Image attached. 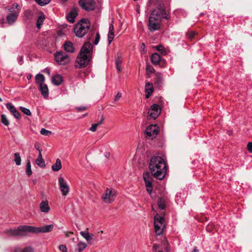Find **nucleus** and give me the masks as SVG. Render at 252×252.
I'll return each instance as SVG.
<instances>
[{"instance_id": "f257e3e1", "label": "nucleus", "mask_w": 252, "mask_h": 252, "mask_svg": "<svg viewBox=\"0 0 252 252\" xmlns=\"http://www.w3.org/2000/svg\"><path fill=\"white\" fill-rule=\"evenodd\" d=\"M152 174L159 180L163 179L166 172V165L164 159L159 156L152 158L149 163Z\"/></svg>"}, {"instance_id": "f03ea898", "label": "nucleus", "mask_w": 252, "mask_h": 252, "mask_svg": "<svg viewBox=\"0 0 252 252\" xmlns=\"http://www.w3.org/2000/svg\"><path fill=\"white\" fill-rule=\"evenodd\" d=\"M93 46L89 42H85L82 47L75 63L78 68L86 67L89 63L92 55Z\"/></svg>"}, {"instance_id": "7ed1b4c3", "label": "nucleus", "mask_w": 252, "mask_h": 252, "mask_svg": "<svg viewBox=\"0 0 252 252\" xmlns=\"http://www.w3.org/2000/svg\"><path fill=\"white\" fill-rule=\"evenodd\" d=\"M150 16L160 21L162 19H170V16L165 10L164 3L162 1H160L158 6L152 11Z\"/></svg>"}, {"instance_id": "20e7f679", "label": "nucleus", "mask_w": 252, "mask_h": 252, "mask_svg": "<svg viewBox=\"0 0 252 252\" xmlns=\"http://www.w3.org/2000/svg\"><path fill=\"white\" fill-rule=\"evenodd\" d=\"M91 27L90 21L88 19H82L76 24L74 31L78 37H83L88 32Z\"/></svg>"}, {"instance_id": "39448f33", "label": "nucleus", "mask_w": 252, "mask_h": 252, "mask_svg": "<svg viewBox=\"0 0 252 252\" xmlns=\"http://www.w3.org/2000/svg\"><path fill=\"white\" fill-rule=\"evenodd\" d=\"M27 232H31L30 226L20 225L16 228H11L5 230V233L7 235L12 237L24 236Z\"/></svg>"}, {"instance_id": "423d86ee", "label": "nucleus", "mask_w": 252, "mask_h": 252, "mask_svg": "<svg viewBox=\"0 0 252 252\" xmlns=\"http://www.w3.org/2000/svg\"><path fill=\"white\" fill-rule=\"evenodd\" d=\"M154 227L157 235H160L163 233L165 228L164 215L162 216L157 214L154 217Z\"/></svg>"}, {"instance_id": "0eeeda50", "label": "nucleus", "mask_w": 252, "mask_h": 252, "mask_svg": "<svg viewBox=\"0 0 252 252\" xmlns=\"http://www.w3.org/2000/svg\"><path fill=\"white\" fill-rule=\"evenodd\" d=\"M116 195V192L113 189L107 188L102 195V199L105 203L110 204L115 200Z\"/></svg>"}, {"instance_id": "6e6552de", "label": "nucleus", "mask_w": 252, "mask_h": 252, "mask_svg": "<svg viewBox=\"0 0 252 252\" xmlns=\"http://www.w3.org/2000/svg\"><path fill=\"white\" fill-rule=\"evenodd\" d=\"M55 59L58 64L64 65L70 62V57L63 52H57L55 54Z\"/></svg>"}, {"instance_id": "1a4fd4ad", "label": "nucleus", "mask_w": 252, "mask_h": 252, "mask_svg": "<svg viewBox=\"0 0 252 252\" xmlns=\"http://www.w3.org/2000/svg\"><path fill=\"white\" fill-rule=\"evenodd\" d=\"M78 3L83 10L87 11H93L95 7L94 0H79Z\"/></svg>"}, {"instance_id": "9d476101", "label": "nucleus", "mask_w": 252, "mask_h": 252, "mask_svg": "<svg viewBox=\"0 0 252 252\" xmlns=\"http://www.w3.org/2000/svg\"><path fill=\"white\" fill-rule=\"evenodd\" d=\"M54 228L53 224H49L41 227H34L30 226V231L32 233H48L51 232Z\"/></svg>"}, {"instance_id": "9b49d317", "label": "nucleus", "mask_w": 252, "mask_h": 252, "mask_svg": "<svg viewBox=\"0 0 252 252\" xmlns=\"http://www.w3.org/2000/svg\"><path fill=\"white\" fill-rule=\"evenodd\" d=\"M158 132L159 128L157 125H150L146 129V137L153 139L156 137Z\"/></svg>"}, {"instance_id": "f8f14e48", "label": "nucleus", "mask_w": 252, "mask_h": 252, "mask_svg": "<svg viewBox=\"0 0 252 252\" xmlns=\"http://www.w3.org/2000/svg\"><path fill=\"white\" fill-rule=\"evenodd\" d=\"M161 110L159 105L157 104L152 105L148 111V117L150 119H156L159 115Z\"/></svg>"}, {"instance_id": "ddd939ff", "label": "nucleus", "mask_w": 252, "mask_h": 252, "mask_svg": "<svg viewBox=\"0 0 252 252\" xmlns=\"http://www.w3.org/2000/svg\"><path fill=\"white\" fill-rule=\"evenodd\" d=\"M160 22L159 20H157L154 17L150 16L148 23V29L151 32L158 30L160 28Z\"/></svg>"}, {"instance_id": "4468645a", "label": "nucleus", "mask_w": 252, "mask_h": 252, "mask_svg": "<svg viewBox=\"0 0 252 252\" xmlns=\"http://www.w3.org/2000/svg\"><path fill=\"white\" fill-rule=\"evenodd\" d=\"M59 185L63 195L66 196L69 190V187L67 182L63 178L60 177L59 178Z\"/></svg>"}, {"instance_id": "2eb2a0df", "label": "nucleus", "mask_w": 252, "mask_h": 252, "mask_svg": "<svg viewBox=\"0 0 252 252\" xmlns=\"http://www.w3.org/2000/svg\"><path fill=\"white\" fill-rule=\"evenodd\" d=\"M6 108L13 115V116L17 119H21V114L17 110L15 107L11 103L8 102L5 104Z\"/></svg>"}, {"instance_id": "dca6fc26", "label": "nucleus", "mask_w": 252, "mask_h": 252, "mask_svg": "<svg viewBox=\"0 0 252 252\" xmlns=\"http://www.w3.org/2000/svg\"><path fill=\"white\" fill-rule=\"evenodd\" d=\"M80 234L86 240L88 243L91 245L94 244L95 241V237L93 234H90L86 231H81Z\"/></svg>"}, {"instance_id": "f3484780", "label": "nucleus", "mask_w": 252, "mask_h": 252, "mask_svg": "<svg viewBox=\"0 0 252 252\" xmlns=\"http://www.w3.org/2000/svg\"><path fill=\"white\" fill-rule=\"evenodd\" d=\"M78 15V9L77 8H72L71 11L67 14L66 18L67 20L71 23L74 22L75 19Z\"/></svg>"}, {"instance_id": "a211bd4d", "label": "nucleus", "mask_w": 252, "mask_h": 252, "mask_svg": "<svg viewBox=\"0 0 252 252\" xmlns=\"http://www.w3.org/2000/svg\"><path fill=\"white\" fill-rule=\"evenodd\" d=\"M8 11L9 14H11L18 17L20 11L19 5L17 3H14L10 7H9Z\"/></svg>"}, {"instance_id": "6ab92c4d", "label": "nucleus", "mask_w": 252, "mask_h": 252, "mask_svg": "<svg viewBox=\"0 0 252 252\" xmlns=\"http://www.w3.org/2000/svg\"><path fill=\"white\" fill-rule=\"evenodd\" d=\"M145 90L146 93V98H149L152 95L154 88L152 83L148 82L146 83L145 87Z\"/></svg>"}, {"instance_id": "aec40b11", "label": "nucleus", "mask_w": 252, "mask_h": 252, "mask_svg": "<svg viewBox=\"0 0 252 252\" xmlns=\"http://www.w3.org/2000/svg\"><path fill=\"white\" fill-rule=\"evenodd\" d=\"M39 208L40 211L45 213H48L50 210L48 202L47 200L41 201L39 204Z\"/></svg>"}, {"instance_id": "412c9836", "label": "nucleus", "mask_w": 252, "mask_h": 252, "mask_svg": "<svg viewBox=\"0 0 252 252\" xmlns=\"http://www.w3.org/2000/svg\"><path fill=\"white\" fill-rule=\"evenodd\" d=\"M39 91L44 98H47L49 95V90L47 86L44 84L39 86Z\"/></svg>"}, {"instance_id": "4be33fe9", "label": "nucleus", "mask_w": 252, "mask_h": 252, "mask_svg": "<svg viewBox=\"0 0 252 252\" xmlns=\"http://www.w3.org/2000/svg\"><path fill=\"white\" fill-rule=\"evenodd\" d=\"M63 79L62 76L60 74H56L52 78V83L56 86H59L62 84Z\"/></svg>"}, {"instance_id": "5701e85b", "label": "nucleus", "mask_w": 252, "mask_h": 252, "mask_svg": "<svg viewBox=\"0 0 252 252\" xmlns=\"http://www.w3.org/2000/svg\"><path fill=\"white\" fill-rule=\"evenodd\" d=\"M64 49L65 51L68 53H73L75 50L73 44L70 41H66L64 43Z\"/></svg>"}, {"instance_id": "b1692460", "label": "nucleus", "mask_w": 252, "mask_h": 252, "mask_svg": "<svg viewBox=\"0 0 252 252\" xmlns=\"http://www.w3.org/2000/svg\"><path fill=\"white\" fill-rule=\"evenodd\" d=\"M163 81V79L162 75L160 73H158L156 74L155 84L158 88L161 87L162 85Z\"/></svg>"}, {"instance_id": "393cba45", "label": "nucleus", "mask_w": 252, "mask_h": 252, "mask_svg": "<svg viewBox=\"0 0 252 252\" xmlns=\"http://www.w3.org/2000/svg\"><path fill=\"white\" fill-rule=\"evenodd\" d=\"M161 57L157 53H154L151 56V62L155 65H158L161 61Z\"/></svg>"}, {"instance_id": "a878e982", "label": "nucleus", "mask_w": 252, "mask_h": 252, "mask_svg": "<svg viewBox=\"0 0 252 252\" xmlns=\"http://www.w3.org/2000/svg\"><path fill=\"white\" fill-rule=\"evenodd\" d=\"M18 17V16L8 13L6 18V22L8 25H11L16 21Z\"/></svg>"}, {"instance_id": "bb28decb", "label": "nucleus", "mask_w": 252, "mask_h": 252, "mask_svg": "<svg viewBox=\"0 0 252 252\" xmlns=\"http://www.w3.org/2000/svg\"><path fill=\"white\" fill-rule=\"evenodd\" d=\"M45 81V77L42 74L38 73L35 76V83L38 84L39 86L41 85L44 84V82Z\"/></svg>"}, {"instance_id": "cd10ccee", "label": "nucleus", "mask_w": 252, "mask_h": 252, "mask_svg": "<svg viewBox=\"0 0 252 252\" xmlns=\"http://www.w3.org/2000/svg\"><path fill=\"white\" fill-rule=\"evenodd\" d=\"M45 20V16L43 13H41L39 16L38 17V18L36 21V27L38 29H40L43 23Z\"/></svg>"}, {"instance_id": "c85d7f7f", "label": "nucleus", "mask_w": 252, "mask_h": 252, "mask_svg": "<svg viewBox=\"0 0 252 252\" xmlns=\"http://www.w3.org/2000/svg\"><path fill=\"white\" fill-rule=\"evenodd\" d=\"M62 168V163L61 160L59 158H57L56 160L55 163L52 165V169L54 171H58Z\"/></svg>"}, {"instance_id": "c756f323", "label": "nucleus", "mask_w": 252, "mask_h": 252, "mask_svg": "<svg viewBox=\"0 0 252 252\" xmlns=\"http://www.w3.org/2000/svg\"><path fill=\"white\" fill-rule=\"evenodd\" d=\"M87 244L85 243L80 242L77 244L75 249V252H82L87 247Z\"/></svg>"}, {"instance_id": "7c9ffc66", "label": "nucleus", "mask_w": 252, "mask_h": 252, "mask_svg": "<svg viewBox=\"0 0 252 252\" xmlns=\"http://www.w3.org/2000/svg\"><path fill=\"white\" fill-rule=\"evenodd\" d=\"M36 163L40 167H44L45 166V161L42 158V154L39 153L38 158L36 159Z\"/></svg>"}, {"instance_id": "2f4dec72", "label": "nucleus", "mask_w": 252, "mask_h": 252, "mask_svg": "<svg viewBox=\"0 0 252 252\" xmlns=\"http://www.w3.org/2000/svg\"><path fill=\"white\" fill-rule=\"evenodd\" d=\"M147 190L149 194L151 195L153 191L152 183L151 180L148 179V180L144 181Z\"/></svg>"}, {"instance_id": "473e14b6", "label": "nucleus", "mask_w": 252, "mask_h": 252, "mask_svg": "<svg viewBox=\"0 0 252 252\" xmlns=\"http://www.w3.org/2000/svg\"><path fill=\"white\" fill-rule=\"evenodd\" d=\"M158 205L161 210H164L165 209L166 207V203L165 200L162 199V198H160L158 199Z\"/></svg>"}, {"instance_id": "72a5a7b5", "label": "nucleus", "mask_w": 252, "mask_h": 252, "mask_svg": "<svg viewBox=\"0 0 252 252\" xmlns=\"http://www.w3.org/2000/svg\"><path fill=\"white\" fill-rule=\"evenodd\" d=\"M103 121V118H102L99 122H98L97 123H96V124H93L92 125L91 127L89 128V130L92 131H93V132L95 131L97 126H98L100 125L102 123Z\"/></svg>"}, {"instance_id": "f704fd0d", "label": "nucleus", "mask_w": 252, "mask_h": 252, "mask_svg": "<svg viewBox=\"0 0 252 252\" xmlns=\"http://www.w3.org/2000/svg\"><path fill=\"white\" fill-rule=\"evenodd\" d=\"M14 161L17 165H20L21 163V158L19 153H16L14 154Z\"/></svg>"}, {"instance_id": "c9c22d12", "label": "nucleus", "mask_w": 252, "mask_h": 252, "mask_svg": "<svg viewBox=\"0 0 252 252\" xmlns=\"http://www.w3.org/2000/svg\"><path fill=\"white\" fill-rule=\"evenodd\" d=\"M121 64L122 60L120 57H118L116 61V67L119 72H120L122 71Z\"/></svg>"}, {"instance_id": "e433bc0d", "label": "nucleus", "mask_w": 252, "mask_h": 252, "mask_svg": "<svg viewBox=\"0 0 252 252\" xmlns=\"http://www.w3.org/2000/svg\"><path fill=\"white\" fill-rule=\"evenodd\" d=\"M24 16L27 19H32L33 17V12L31 10H26L24 12Z\"/></svg>"}, {"instance_id": "4c0bfd02", "label": "nucleus", "mask_w": 252, "mask_h": 252, "mask_svg": "<svg viewBox=\"0 0 252 252\" xmlns=\"http://www.w3.org/2000/svg\"><path fill=\"white\" fill-rule=\"evenodd\" d=\"M51 0H34V1L40 6H44L49 4Z\"/></svg>"}, {"instance_id": "58836bf2", "label": "nucleus", "mask_w": 252, "mask_h": 252, "mask_svg": "<svg viewBox=\"0 0 252 252\" xmlns=\"http://www.w3.org/2000/svg\"><path fill=\"white\" fill-rule=\"evenodd\" d=\"M26 172L27 175L28 176H31L32 174V169H31V162H30V160H28V161L27 163Z\"/></svg>"}, {"instance_id": "ea45409f", "label": "nucleus", "mask_w": 252, "mask_h": 252, "mask_svg": "<svg viewBox=\"0 0 252 252\" xmlns=\"http://www.w3.org/2000/svg\"><path fill=\"white\" fill-rule=\"evenodd\" d=\"M19 109L23 113H24L25 115L27 116H31L32 115L31 111L30 110V109L28 108H26L23 106H20L19 107Z\"/></svg>"}, {"instance_id": "a19ab883", "label": "nucleus", "mask_w": 252, "mask_h": 252, "mask_svg": "<svg viewBox=\"0 0 252 252\" xmlns=\"http://www.w3.org/2000/svg\"><path fill=\"white\" fill-rule=\"evenodd\" d=\"M1 121L2 123L6 126H8L9 124L8 120L6 116L4 114L1 115Z\"/></svg>"}, {"instance_id": "79ce46f5", "label": "nucleus", "mask_w": 252, "mask_h": 252, "mask_svg": "<svg viewBox=\"0 0 252 252\" xmlns=\"http://www.w3.org/2000/svg\"><path fill=\"white\" fill-rule=\"evenodd\" d=\"M114 37V32H109L108 34V44H110Z\"/></svg>"}, {"instance_id": "37998d69", "label": "nucleus", "mask_w": 252, "mask_h": 252, "mask_svg": "<svg viewBox=\"0 0 252 252\" xmlns=\"http://www.w3.org/2000/svg\"><path fill=\"white\" fill-rule=\"evenodd\" d=\"M156 48L157 51L161 52V53L163 55L166 54V52L165 50H164V47L162 45H157L156 47Z\"/></svg>"}, {"instance_id": "c03bdc74", "label": "nucleus", "mask_w": 252, "mask_h": 252, "mask_svg": "<svg viewBox=\"0 0 252 252\" xmlns=\"http://www.w3.org/2000/svg\"><path fill=\"white\" fill-rule=\"evenodd\" d=\"M40 133L42 135L48 136L52 133L51 131L48 130L44 128H42L40 130Z\"/></svg>"}, {"instance_id": "a18cd8bd", "label": "nucleus", "mask_w": 252, "mask_h": 252, "mask_svg": "<svg viewBox=\"0 0 252 252\" xmlns=\"http://www.w3.org/2000/svg\"><path fill=\"white\" fill-rule=\"evenodd\" d=\"M21 252H34L33 249L30 247H26L23 250H21Z\"/></svg>"}, {"instance_id": "49530a36", "label": "nucleus", "mask_w": 252, "mask_h": 252, "mask_svg": "<svg viewBox=\"0 0 252 252\" xmlns=\"http://www.w3.org/2000/svg\"><path fill=\"white\" fill-rule=\"evenodd\" d=\"M143 179L144 181L148 180V179L151 180V175L148 172L143 173Z\"/></svg>"}, {"instance_id": "de8ad7c7", "label": "nucleus", "mask_w": 252, "mask_h": 252, "mask_svg": "<svg viewBox=\"0 0 252 252\" xmlns=\"http://www.w3.org/2000/svg\"><path fill=\"white\" fill-rule=\"evenodd\" d=\"M99 39H100L99 34L98 32H97L96 34V35H95V39L94 42V45H96L98 43V42L99 41Z\"/></svg>"}, {"instance_id": "09e8293b", "label": "nucleus", "mask_w": 252, "mask_h": 252, "mask_svg": "<svg viewBox=\"0 0 252 252\" xmlns=\"http://www.w3.org/2000/svg\"><path fill=\"white\" fill-rule=\"evenodd\" d=\"M59 249L63 252H67V249L65 245H61L59 247Z\"/></svg>"}, {"instance_id": "8fccbe9b", "label": "nucleus", "mask_w": 252, "mask_h": 252, "mask_svg": "<svg viewBox=\"0 0 252 252\" xmlns=\"http://www.w3.org/2000/svg\"><path fill=\"white\" fill-rule=\"evenodd\" d=\"M40 144L38 142H36L34 144V148L38 151L39 153H41L42 150L40 148Z\"/></svg>"}, {"instance_id": "3c124183", "label": "nucleus", "mask_w": 252, "mask_h": 252, "mask_svg": "<svg viewBox=\"0 0 252 252\" xmlns=\"http://www.w3.org/2000/svg\"><path fill=\"white\" fill-rule=\"evenodd\" d=\"M247 150L250 153H252V142H249L248 143Z\"/></svg>"}, {"instance_id": "603ef678", "label": "nucleus", "mask_w": 252, "mask_h": 252, "mask_svg": "<svg viewBox=\"0 0 252 252\" xmlns=\"http://www.w3.org/2000/svg\"><path fill=\"white\" fill-rule=\"evenodd\" d=\"M122 97V94L120 93H118L115 96L114 101L118 100Z\"/></svg>"}, {"instance_id": "864d4df0", "label": "nucleus", "mask_w": 252, "mask_h": 252, "mask_svg": "<svg viewBox=\"0 0 252 252\" xmlns=\"http://www.w3.org/2000/svg\"><path fill=\"white\" fill-rule=\"evenodd\" d=\"M17 60L19 63L21 65L23 63V57L22 56H19L17 58Z\"/></svg>"}, {"instance_id": "5fc2aeb1", "label": "nucleus", "mask_w": 252, "mask_h": 252, "mask_svg": "<svg viewBox=\"0 0 252 252\" xmlns=\"http://www.w3.org/2000/svg\"><path fill=\"white\" fill-rule=\"evenodd\" d=\"M86 109H87V107H85V106H80V107H77L76 108L77 110H78L79 111H83L85 110Z\"/></svg>"}, {"instance_id": "6e6d98bb", "label": "nucleus", "mask_w": 252, "mask_h": 252, "mask_svg": "<svg viewBox=\"0 0 252 252\" xmlns=\"http://www.w3.org/2000/svg\"><path fill=\"white\" fill-rule=\"evenodd\" d=\"M196 34V33L194 32H190L189 34V38H190V39H192V38H194L195 35Z\"/></svg>"}, {"instance_id": "4d7b16f0", "label": "nucleus", "mask_w": 252, "mask_h": 252, "mask_svg": "<svg viewBox=\"0 0 252 252\" xmlns=\"http://www.w3.org/2000/svg\"><path fill=\"white\" fill-rule=\"evenodd\" d=\"M43 71L44 72V73H46L47 74H48V75H50V69L49 68H45L43 69Z\"/></svg>"}, {"instance_id": "13d9d810", "label": "nucleus", "mask_w": 252, "mask_h": 252, "mask_svg": "<svg viewBox=\"0 0 252 252\" xmlns=\"http://www.w3.org/2000/svg\"><path fill=\"white\" fill-rule=\"evenodd\" d=\"M159 246L157 244H154L153 246V249L154 251H157V249L158 248Z\"/></svg>"}, {"instance_id": "bf43d9fd", "label": "nucleus", "mask_w": 252, "mask_h": 252, "mask_svg": "<svg viewBox=\"0 0 252 252\" xmlns=\"http://www.w3.org/2000/svg\"><path fill=\"white\" fill-rule=\"evenodd\" d=\"M146 70L148 71H149L150 72H152L154 71V69L153 67H152L151 66H149V67L147 66L146 67Z\"/></svg>"}, {"instance_id": "052dcab7", "label": "nucleus", "mask_w": 252, "mask_h": 252, "mask_svg": "<svg viewBox=\"0 0 252 252\" xmlns=\"http://www.w3.org/2000/svg\"><path fill=\"white\" fill-rule=\"evenodd\" d=\"M114 31V26L112 23L110 24L109 27V32H113Z\"/></svg>"}, {"instance_id": "680f3d73", "label": "nucleus", "mask_w": 252, "mask_h": 252, "mask_svg": "<svg viewBox=\"0 0 252 252\" xmlns=\"http://www.w3.org/2000/svg\"><path fill=\"white\" fill-rule=\"evenodd\" d=\"M145 43H142L141 44V49L144 51V49H145Z\"/></svg>"}, {"instance_id": "e2e57ef3", "label": "nucleus", "mask_w": 252, "mask_h": 252, "mask_svg": "<svg viewBox=\"0 0 252 252\" xmlns=\"http://www.w3.org/2000/svg\"><path fill=\"white\" fill-rule=\"evenodd\" d=\"M13 252H21V249L18 248L16 249Z\"/></svg>"}, {"instance_id": "0e129e2a", "label": "nucleus", "mask_w": 252, "mask_h": 252, "mask_svg": "<svg viewBox=\"0 0 252 252\" xmlns=\"http://www.w3.org/2000/svg\"><path fill=\"white\" fill-rule=\"evenodd\" d=\"M4 23V19L2 18L0 19V25H2Z\"/></svg>"}, {"instance_id": "69168bd1", "label": "nucleus", "mask_w": 252, "mask_h": 252, "mask_svg": "<svg viewBox=\"0 0 252 252\" xmlns=\"http://www.w3.org/2000/svg\"><path fill=\"white\" fill-rule=\"evenodd\" d=\"M27 78L28 80H30L32 78V75L31 74H28L27 76Z\"/></svg>"}, {"instance_id": "338daca9", "label": "nucleus", "mask_w": 252, "mask_h": 252, "mask_svg": "<svg viewBox=\"0 0 252 252\" xmlns=\"http://www.w3.org/2000/svg\"><path fill=\"white\" fill-rule=\"evenodd\" d=\"M105 157H106L107 158H108L109 157V156H110V154H109V153H106L105 154Z\"/></svg>"}, {"instance_id": "774afa93", "label": "nucleus", "mask_w": 252, "mask_h": 252, "mask_svg": "<svg viewBox=\"0 0 252 252\" xmlns=\"http://www.w3.org/2000/svg\"><path fill=\"white\" fill-rule=\"evenodd\" d=\"M192 252H198V250L196 248H194Z\"/></svg>"}]
</instances>
